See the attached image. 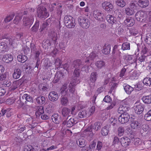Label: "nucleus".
Wrapping results in <instances>:
<instances>
[{
    "label": "nucleus",
    "mask_w": 151,
    "mask_h": 151,
    "mask_svg": "<svg viewBox=\"0 0 151 151\" xmlns=\"http://www.w3.org/2000/svg\"><path fill=\"white\" fill-rule=\"evenodd\" d=\"M111 46L110 45H105L103 47L102 52L105 55H108L110 53V52Z\"/></svg>",
    "instance_id": "obj_36"
},
{
    "label": "nucleus",
    "mask_w": 151,
    "mask_h": 151,
    "mask_svg": "<svg viewBox=\"0 0 151 151\" xmlns=\"http://www.w3.org/2000/svg\"><path fill=\"white\" fill-rule=\"evenodd\" d=\"M17 103L18 104L17 108L18 109L21 108L24 104V103L22 101L20 98L17 102Z\"/></svg>",
    "instance_id": "obj_59"
},
{
    "label": "nucleus",
    "mask_w": 151,
    "mask_h": 151,
    "mask_svg": "<svg viewBox=\"0 0 151 151\" xmlns=\"http://www.w3.org/2000/svg\"><path fill=\"white\" fill-rule=\"evenodd\" d=\"M13 56L10 54H7L4 56L3 61L6 63L12 61L13 60Z\"/></svg>",
    "instance_id": "obj_26"
},
{
    "label": "nucleus",
    "mask_w": 151,
    "mask_h": 151,
    "mask_svg": "<svg viewBox=\"0 0 151 151\" xmlns=\"http://www.w3.org/2000/svg\"><path fill=\"white\" fill-rule=\"evenodd\" d=\"M147 15L142 11H138L135 14L136 19L141 22H144L146 19Z\"/></svg>",
    "instance_id": "obj_8"
},
{
    "label": "nucleus",
    "mask_w": 151,
    "mask_h": 151,
    "mask_svg": "<svg viewBox=\"0 0 151 151\" xmlns=\"http://www.w3.org/2000/svg\"><path fill=\"white\" fill-rule=\"evenodd\" d=\"M51 22V20L49 18L47 19L46 21L44 22L42 24V25L40 26L39 29L40 32H42L44 29H47V27Z\"/></svg>",
    "instance_id": "obj_23"
},
{
    "label": "nucleus",
    "mask_w": 151,
    "mask_h": 151,
    "mask_svg": "<svg viewBox=\"0 0 151 151\" xmlns=\"http://www.w3.org/2000/svg\"><path fill=\"white\" fill-rule=\"evenodd\" d=\"M71 65L70 69H81L83 67L84 63L81 60L76 59L71 63Z\"/></svg>",
    "instance_id": "obj_7"
},
{
    "label": "nucleus",
    "mask_w": 151,
    "mask_h": 151,
    "mask_svg": "<svg viewBox=\"0 0 151 151\" xmlns=\"http://www.w3.org/2000/svg\"><path fill=\"white\" fill-rule=\"evenodd\" d=\"M49 14L46 8L44 6H38L37 8V15L41 19L45 18L48 16Z\"/></svg>",
    "instance_id": "obj_3"
},
{
    "label": "nucleus",
    "mask_w": 151,
    "mask_h": 151,
    "mask_svg": "<svg viewBox=\"0 0 151 151\" xmlns=\"http://www.w3.org/2000/svg\"><path fill=\"white\" fill-rule=\"evenodd\" d=\"M124 132V129L123 127H120L118 128V134L119 136H121L123 135Z\"/></svg>",
    "instance_id": "obj_57"
},
{
    "label": "nucleus",
    "mask_w": 151,
    "mask_h": 151,
    "mask_svg": "<svg viewBox=\"0 0 151 151\" xmlns=\"http://www.w3.org/2000/svg\"><path fill=\"white\" fill-rule=\"evenodd\" d=\"M35 100H36V102L38 104L40 105L44 104L45 101V97L42 96L37 97Z\"/></svg>",
    "instance_id": "obj_28"
},
{
    "label": "nucleus",
    "mask_w": 151,
    "mask_h": 151,
    "mask_svg": "<svg viewBox=\"0 0 151 151\" xmlns=\"http://www.w3.org/2000/svg\"><path fill=\"white\" fill-rule=\"evenodd\" d=\"M119 45H116L113 47L112 52L113 58L114 59H116L117 57H121V52L120 51Z\"/></svg>",
    "instance_id": "obj_11"
},
{
    "label": "nucleus",
    "mask_w": 151,
    "mask_h": 151,
    "mask_svg": "<svg viewBox=\"0 0 151 151\" xmlns=\"http://www.w3.org/2000/svg\"><path fill=\"white\" fill-rule=\"evenodd\" d=\"M64 22L65 26L69 28H74L76 24L74 19L70 15L65 17Z\"/></svg>",
    "instance_id": "obj_5"
},
{
    "label": "nucleus",
    "mask_w": 151,
    "mask_h": 151,
    "mask_svg": "<svg viewBox=\"0 0 151 151\" xmlns=\"http://www.w3.org/2000/svg\"><path fill=\"white\" fill-rule=\"evenodd\" d=\"M93 17L97 20L103 22L105 21V16L104 14L98 10H96L93 12Z\"/></svg>",
    "instance_id": "obj_9"
},
{
    "label": "nucleus",
    "mask_w": 151,
    "mask_h": 151,
    "mask_svg": "<svg viewBox=\"0 0 151 151\" xmlns=\"http://www.w3.org/2000/svg\"><path fill=\"white\" fill-rule=\"evenodd\" d=\"M30 15V16L29 15L28 16L24 17L22 19V26L28 29L30 27L34 20V15L31 13Z\"/></svg>",
    "instance_id": "obj_1"
},
{
    "label": "nucleus",
    "mask_w": 151,
    "mask_h": 151,
    "mask_svg": "<svg viewBox=\"0 0 151 151\" xmlns=\"http://www.w3.org/2000/svg\"><path fill=\"white\" fill-rule=\"evenodd\" d=\"M70 109L67 107L63 108L61 111L62 116L66 118L67 120L70 116Z\"/></svg>",
    "instance_id": "obj_17"
},
{
    "label": "nucleus",
    "mask_w": 151,
    "mask_h": 151,
    "mask_svg": "<svg viewBox=\"0 0 151 151\" xmlns=\"http://www.w3.org/2000/svg\"><path fill=\"white\" fill-rule=\"evenodd\" d=\"M149 57L147 55L142 54L138 58V60L139 61L142 62L144 61H147V58Z\"/></svg>",
    "instance_id": "obj_47"
},
{
    "label": "nucleus",
    "mask_w": 151,
    "mask_h": 151,
    "mask_svg": "<svg viewBox=\"0 0 151 151\" xmlns=\"http://www.w3.org/2000/svg\"><path fill=\"white\" fill-rule=\"evenodd\" d=\"M22 73V71L20 69L17 68L15 69L13 74V77L15 79H17L19 78Z\"/></svg>",
    "instance_id": "obj_24"
},
{
    "label": "nucleus",
    "mask_w": 151,
    "mask_h": 151,
    "mask_svg": "<svg viewBox=\"0 0 151 151\" xmlns=\"http://www.w3.org/2000/svg\"><path fill=\"white\" fill-rule=\"evenodd\" d=\"M150 130L149 126L146 124L142 125V128L140 130V132L142 136H145L147 134Z\"/></svg>",
    "instance_id": "obj_18"
},
{
    "label": "nucleus",
    "mask_w": 151,
    "mask_h": 151,
    "mask_svg": "<svg viewBox=\"0 0 151 151\" xmlns=\"http://www.w3.org/2000/svg\"><path fill=\"white\" fill-rule=\"evenodd\" d=\"M105 127H103L101 131V134L103 136H106L108 134L109 130L108 129H106Z\"/></svg>",
    "instance_id": "obj_62"
},
{
    "label": "nucleus",
    "mask_w": 151,
    "mask_h": 151,
    "mask_svg": "<svg viewBox=\"0 0 151 151\" xmlns=\"http://www.w3.org/2000/svg\"><path fill=\"white\" fill-rule=\"evenodd\" d=\"M138 6H139L138 4L136 2H132L130 4L131 9L134 10L135 12L138 9Z\"/></svg>",
    "instance_id": "obj_42"
},
{
    "label": "nucleus",
    "mask_w": 151,
    "mask_h": 151,
    "mask_svg": "<svg viewBox=\"0 0 151 151\" xmlns=\"http://www.w3.org/2000/svg\"><path fill=\"white\" fill-rule=\"evenodd\" d=\"M116 4L120 7H124L126 4V3L124 0H117L116 1Z\"/></svg>",
    "instance_id": "obj_52"
},
{
    "label": "nucleus",
    "mask_w": 151,
    "mask_h": 151,
    "mask_svg": "<svg viewBox=\"0 0 151 151\" xmlns=\"http://www.w3.org/2000/svg\"><path fill=\"white\" fill-rule=\"evenodd\" d=\"M124 86V88L125 92L128 94H130L133 91L134 88L128 85H125Z\"/></svg>",
    "instance_id": "obj_33"
},
{
    "label": "nucleus",
    "mask_w": 151,
    "mask_h": 151,
    "mask_svg": "<svg viewBox=\"0 0 151 151\" xmlns=\"http://www.w3.org/2000/svg\"><path fill=\"white\" fill-rule=\"evenodd\" d=\"M62 63V61L59 58H57L55 60V64L56 68L60 67Z\"/></svg>",
    "instance_id": "obj_55"
},
{
    "label": "nucleus",
    "mask_w": 151,
    "mask_h": 151,
    "mask_svg": "<svg viewBox=\"0 0 151 151\" xmlns=\"http://www.w3.org/2000/svg\"><path fill=\"white\" fill-rule=\"evenodd\" d=\"M112 145L116 149H118L121 146L120 140L117 136H115L113 139Z\"/></svg>",
    "instance_id": "obj_19"
},
{
    "label": "nucleus",
    "mask_w": 151,
    "mask_h": 151,
    "mask_svg": "<svg viewBox=\"0 0 151 151\" xmlns=\"http://www.w3.org/2000/svg\"><path fill=\"white\" fill-rule=\"evenodd\" d=\"M39 88L40 90L43 91H47L48 88L46 85L43 83H41L39 85Z\"/></svg>",
    "instance_id": "obj_56"
},
{
    "label": "nucleus",
    "mask_w": 151,
    "mask_h": 151,
    "mask_svg": "<svg viewBox=\"0 0 151 151\" xmlns=\"http://www.w3.org/2000/svg\"><path fill=\"white\" fill-rule=\"evenodd\" d=\"M81 69L75 68L73 73L71 84L73 85H76L80 82V76Z\"/></svg>",
    "instance_id": "obj_2"
},
{
    "label": "nucleus",
    "mask_w": 151,
    "mask_h": 151,
    "mask_svg": "<svg viewBox=\"0 0 151 151\" xmlns=\"http://www.w3.org/2000/svg\"><path fill=\"white\" fill-rule=\"evenodd\" d=\"M26 101L24 102V103L25 104H27V102H29L31 103L32 104L34 102L33 98L31 96L28 94L27 95V97H26Z\"/></svg>",
    "instance_id": "obj_49"
},
{
    "label": "nucleus",
    "mask_w": 151,
    "mask_h": 151,
    "mask_svg": "<svg viewBox=\"0 0 151 151\" xmlns=\"http://www.w3.org/2000/svg\"><path fill=\"white\" fill-rule=\"evenodd\" d=\"M76 86V85H73L71 84V82H70V83L69 85V92H68V93L69 92H70L72 94H73L74 93L75 90L74 86Z\"/></svg>",
    "instance_id": "obj_60"
},
{
    "label": "nucleus",
    "mask_w": 151,
    "mask_h": 151,
    "mask_svg": "<svg viewBox=\"0 0 151 151\" xmlns=\"http://www.w3.org/2000/svg\"><path fill=\"white\" fill-rule=\"evenodd\" d=\"M143 82L146 86H150L151 85V78H146L143 79Z\"/></svg>",
    "instance_id": "obj_46"
},
{
    "label": "nucleus",
    "mask_w": 151,
    "mask_h": 151,
    "mask_svg": "<svg viewBox=\"0 0 151 151\" xmlns=\"http://www.w3.org/2000/svg\"><path fill=\"white\" fill-rule=\"evenodd\" d=\"M144 40L147 44L151 45V33H148L146 35Z\"/></svg>",
    "instance_id": "obj_40"
},
{
    "label": "nucleus",
    "mask_w": 151,
    "mask_h": 151,
    "mask_svg": "<svg viewBox=\"0 0 151 151\" xmlns=\"http://www.w3.org/2000/svg\"><path fill=\"white\" fill-rule=\"evenodd\" d=\"M36 110L37 111L35 112V114L37 116L38 115L40 116L44 113L43 107L42 106H37Z\"/></svg>",
    "instance_id": "obj_38"
},
{
    "label": "nucleus",
    "mask_w": 151,
    "mask_h": 151,
    "mask_svg": "<svg viewBox=\"0 0 151 151\" xmlns=\"http://www.w3.org/2000/svg\"><path fill=\"white\" fill-rule=\"evenodd\" d=\"M141 99L143 102L146 104H148L151 103V95L143 96Z\"/></svg>",
    "instance_id": "obj_31"
},
{
    "label": "nucleus",
    "mask_w": 151,
    "mask_h": 151,
    "mask_svg": "<svg viewBox=\"0 0 151 151\" xmlns=\"http://www.w3.org/2000/svg\"><path fill=\"white\" fill-rule=\"evenodd\" d=\"M67 87L68 85L67 84H64L62 86L61 91V93L62 94V95H67V96L68 95H70V94H69V93H68Z\"/></svg>",
    "instance_id": "obj_25"
},
{
    "label": "nucleus",
    "mask_w": 151,
    "mask_h": 151,
    "mask_svg": "<svg viewBox=\"0 0 151 151\" xmlns=\"http://www.w3.org/2000/svg\"><path fill=\"white\" fill-rule=\"evenodd\" d=\"M100 125V123L99 122H96L92 126V128H91V129H94L95 131H97L99 129H100L101 127Z\"/></svg>",
    "instance_id": "obj_50"
},
{
    "label": "nucleus",
    "mask_w": 151,
    "mask_h": 151,
    "mask_svg": "<svg viewBox=\"0 0 151 151\" xmlns=\"http://www.w3.org/2000/svg\"><path fill=\"white\" fill-rule=\"evenodd\" d=\"M48 98L49 100L52 102H54L57 100L58 96L57 93L55 91H51L49 93L48 95Z\"/></svg>",
    "instance_id": "obj_16"
},
{
    "label": "nucleus",
    "mask_w": 151,
    "mask_h": 151,
    "mask_svg": "<svg viewBox=\"0 0 151 151\" xmlns=\"http://www.w3.org/2000/svg\"><path fill=\"white\" fill-rule=\"evenodd\" d=\"M7 46L5 43L2 42L0 43V52L6 51Z\"/></svg>",
    "instance_id": "obj_43"
},
{
    "label": "nucleus",
    "mask_w": 151,
    "mask_h": 151,
    "mask_svg": "<svg viewBox=\"0 0 151 151\" xmlns=\"http://www.w3.org/2000/svg\"><path fill=\"white\" fill-rule=\"evenodd\" d=\"M61 116L58 114H53L52 116V120L55 124H58L61 121Z\"/></svg>",
    "instance_id": "obj_20"
},
{
    "label": "nucleus",
    "mask_w": 151,
    "mask_h": 151,
    "mask_svg": "<svg viewBox=\"0 0 151 151\" xmlns=\"http://www.w3.org/2000/svg\"><path fill=\"white\" fill-rule=\"evenodd\" d=\"M105 64V63L104 61L102 60H98L95 63L96 66L99 69H101L104 67Z\"/></svg>",
    "instance_id": "obj_32"
},
{
    "label": "nucleus",
    "mask_w": 151,
    "mask_h": 151,
    "mask_svg": "<svg viewBox=\"0 0 151 151\" xmlns=\"http://www.w3.org/2000/svg\"><path fill=\"white\" fill-rule=\"evenodd\" d=\"M111 98L108 95L105 96L103 99V101L104 102L107 103H111Z\"/></svg>",
    "instance_id": "obj_63"
},
{
    "label": "nucleus",
    "mask_w": 151,
    "mask_h": 151,
    "mask_svg": "<svg viewBox=\"0 0 151 151\" xmlns=\"http://www.w3.org/2000/svg\"><path fill=\"white\" fill-rule=\"evenodd\" d=\"M55 76L60 80L64 78V74L62 71L60 70L56 72Z\"/></svg>",
    "instance_id": "obj_48"
},
{
    "label": "nucleus",
    "mask_w": 151,
    "mask_h": 151,
    "mask_svg": "<svg viewBox=\"0 0 151 151\" xmlns=\"http://www.w3.org/2000/svg\"><path fill=\"white\" fill-rule=\"evenodd\" d=\"M124 23L128 27H130L133 26L134 24V20L133 18L131 17H129L124 21Z\"/></svg>",
    "instance_id": "obj_21"
},
{
    "label": "nucleus",
    "mask_w": 151,
    "mask_h": 151,
    "mask_svg": "<svg viewBox=\"0 0 151 151\" xmlns=\"http://www.w3.org/2000/svg\"><path fill=\"white\" fill-rule=\"evenodd\" d=\"M78 22L80 25L83 28H88L90 24V21L88 19L82 17H79Z\"/></svg>",
    "instance_id": "obj_6"
},
{
    "label": "nucleus",
    "mask_w": 151,
    "mask_h": 151,
    "mask_svg": "<svg viewBox=\"0 0 151 151\" xmlns=\"http://www.w3.org/2000/svg\"><path fill=\"white\" fill-rule=\"evenodd\" d=\"M79 117L81 118H86L87 117V113L86 110L80 111L78 113Z\"/></svg>",
    "instance_id": "obj_45"
},
{
    "label": "nucleus",
    "mask_w": 151,
    "mask_h": 151,
    "mask_svg": "<svg viewBox=\"0 0 151 151\" xmlns=\"http://www.w3.org/2000/svg\"><path fill=\"white\" fill-rule=\"evenodd\" d=\"M139 6L142 8H145L149 4L148 0H139L138 1Z\"/></svg>",
    "instance_id": "obj_27"
},
{
    "label": "nucleus",
    "mask_w": 151,
    "mask_h": 151,
    "mask_svg": "<svg viewBox=\"0 0 151 151\" xmlns=\"http://www.w3.org/2000/svg\"><path fill=\"white\" fill-rule=\"evenodd\" d=\"M102 6L104 9L108 12H111L113 11L114 6L109 2L105 1L102 4Z\"/></svg>",
    "instance_id": "obj_14"
},
{
    "label": "nucleus",
    "mask_w": 151,
    "mask_h": 151,
    "mask_svg": "<svg viewBox=\"0 0 151 151\" xmlns=\"http://www.w3.org/2000/svg\"><path fill=\"white\" fill-rule=\"evenodd\" d=\"M22 19V17L20 15H17L15 17L13 21V23L15 24H17Z\"/></svg>",
    "instance_id": "obj_53"
},
{
    "label": "nucleus",
    "mask_w": 151,
    "mask_h": 151,
    "mask_svg": "<svg viewBox=\"0 0 151 151\" xmlns=\"http://www.w3.org/2000/svg\"><path fill=\"white\" fill-rule=\"evenodd\" d=\"M40 21L38 20L36 21L35 24L31 28V31L33 32H37L39 28Z\"/></svg>",
    "instance_id": "obj_37"
},
{
    "label": "nucleus",
    "mask_w": 151,
    "mask_h": 151,
    "mask_svg": "<svg viewBox=\"0 0 151 151\" xmlns=\"http://www.w3.org/2000/svg\"><path fill=\"white\" fill-rule=\"evenodd\" d=\"M120 143L121 145L126 147L130 144L131 140L130 139L127 137H123L120 139Z\"/></svg>",
    "instance_id": "obj_15"
},
{
    "label": "nucleus",
    "mask_w": 151,
    "mask_h": 151,
    "mask_svg": "<svg viewBox=\"0 0 151 151\" xmlns=\"http://www.w3.org/2000/svg\"><path fill=\"white\" fill-rule=\"evenodd\" d=\"M125 105H121L119 107L118 111H122L123 112H126L127 110L128 109L125 106Z\"/></svg>",
    "instance_id": "obj_61"
},
{
    "label": "nucleus",
    "mask_w": 151,
    "mask_h": 151,
    "mask_svg": "<svg viewBox=\"0 0 151 151\" xmlns=\"http://www.w3.org/2000/svg\"><path fill=\"white\" fill-rule=\"evenodd\" d=\"M76 142L77 144L78 142V145L81 147H83L86 145L85 140L83 137L79 138L78 140Z\"/></svg>",
    "instance_id": "obj_39"
},
{
    "label": "nucleus",
    "mask_w": 151,
    "mask_h": 151,
    "mask_svg": "<svg viewBox=\"0 0 151 151\" xmlns=\"http://www.w3.org/2000/svg\"><path fill=\"white\" fill-rule=\"evenodd\" d=\"M19 82L20 84L19 86H20V88L22 87L27 83V80L26 79H24L23 78H21L19 79Z\"/></svg>",
    "instance_id": "obj_58"
},
{
    "label": "nucleus",
    "mask_w": 151,
    "mask_h": 151,
    "mask_svg": "<svg viewBox=\"0 0 151 151\" xmlns=\"http://www.w3.org/2000/svg\"><path fill=\"white\" fill-rule=\"evenodd\" d=\"M65 95H62L60 98V103L62 105L67 106L68 103L69 101L67 98L65 96Z\"/></svg>",
    "instance_id": "obj_29"
},
{
    "label": "nucleus",
    "mask_w": 151,
    "mask_h": 151,
    "mask_svg": "<svg viewBox=\"0 0 151 151\" xmlns=\"http://www.w3.org/2000/svg\"><path fill=\"white\" fill-rule=\"evenodd\" d=\"M130 33L132 35L135 36L138 33V32L134 29H132L130 30Z\"/></svg>",
    "instance_id": "obj_64"
},
{
    "label": "nucleus",
    "mask_w": 151,
    "mask_h": 151,
    "mask_svg": "<svg viewBox=\"0 0 151 151\" xmlns=\"http://www.w3.org/2000/svg\"><path fill=\"white\" fill-rule=\"evenodd\" d=\"M144 118L147 121L151 120V109L144 116Z\"/></svg>",
    "instance_id": "obj_51"
},
{
    "label": "nucleus",
    "mask_w": 151,
    "mask_h": 151,
    "mask_svg": "<svg viewBox=\"0 0 151 151\" xmlns=\"http://www.w3.org/2000/svg\"><path fill=\"white\" fill-rule=\"evenodd\" d=\"M131 120L130 121L131 122L130 124L131 127L134 129H139L141 126V123L134 118L132 117Z\"/></svg>",
    "instance_id": "obj_12"
},
{
    "label": "nucleus",
    "mask_w": 151,
    "mask_h": 151,
    "mask_svg": "<svg viewBox=\"0 0 151 151\" xmlns=\"http://www.w3.org/2000/svg\"><path fill=\"white\" fill-rule=\"evenodd\" d=\"M17 60L19 62L23 63L27 60V57L25 55L22 54L19 55L17 57Z\"/></svg>",
    "instance_id": "obj_34"
},
{
    "label": "nucleus",
    "mask_w": 151,
    "mask_h": 151,
    "mask_svg": "<svg viewBox=\"0 0 151 151\" xmlns=\"http://www.w3.org/2000/svg\"><path fill=\"white\" fill-rule=\"evenodd\" d=\"M98 77V74L96 72H92L90 75V80L91 82L94 83L96 81Z\"/></svg>",
    "instance_id": "obj_35"
},
{
    "label": "nucleus",
    "mask_w": 151,
    "mask_h": 151,
    "mask_svg": "<svg viewBox=\"0 0 151 151\" xmlns=\"http://www.w3.org/2000/svg\"><path fill=\"white\" fill-rule=\"evenodd\" d=\"M132 117L127 112H124L119 116L118 117L119 122L122 124L128 123L132 119Z\"/></svg>",
    "instance_id": "obj_4"
},
{
    "label": "nucleus",
    "mask_w": 151,
    "mask_h": 151,
    "mask_svg": "<svg viewBox=\"0 0 151 151\" xmlns=\"http://www.w3.org/2000/svg\"><path fill=\"white\" fill-rule=\"evenodd\" d=\"M121 49L123 50H129L130 49V44L128 42L123 43L121 47Z\"/></svg>",
    "instance_id": "obj_41"
},
{
    "label": "nucleus",
    "mask_w": 151,
    "mask_h": 151,
    "mask_svg": "<svg viewBox=\"0 0 151 151\" xmlns=\"http://www.w3.org/2000/svg\"><path fill=\"white\" fill-rule=\"evenodd\" d=\"M77 123V121L76 119L71 118L68 121L66 118V119L63 121L62 124L63 126L66 125V126L67 127H71L76 124Z\"/></svg>",
    "instance_id": "obj_10"
},
{
    "label": "nucleus",
    "mask_w": 151,
    "mask_h": 151,
    "mask_svg": "<svg viewBox=\"0 0 151 151\" xmlns=\"http://www.w3.org/2000/svg\"><path fill=\"white\" fill-rule=\"evenodd\" d=\"M125 14L129 16H131L133 15L135 12L133 10L131 9L128 7L125 9Z\"/></svg>",
    "instance_id": "obj_44"
},
{
    "label": "nucleus",
    "mask_w": 151,
    "mask_h": 151,
    "mask_svg": "<svg viewBox=\"0 0 151 151\" xmlns=\"http://www.w3.org/2000/svg\"><path fill=\"white\" fill-rule=\"evenodd\" d=\"M97 56L96 52V51H93L91 52L88 56V59L86 61V62H88L90 61H92L94 60V59Z\"/></svg>",
    "instance_id": "obj_30"
},
{
    "label": "nucleus",
    "mask_w": 151,
    "mask_h": 151,
    "mask_svg": "<svg viewBox=\"0 0 151 151\" xmlns=\"http://www.w3.org/2000/svg\"><path fill=\"white\" fill-rule=\"evenodd\" d=\"M134 108L135 112L138 114H141L144 110L143 105L140 102H136Z\"/></svg>",
    "instance_id": "obj_13"
},
{
    "label": "nucleus",
    "mask_w": 151,
    "mask_h": 151,
    "mask_svg": "<svg viewBox=\"0 0 151 151\" xmlns=\"http://www.w3.org/2000/svg\"><path fill=\"white\" fill-rule=\"evenodd\" d=\"M14 16V13L12 14L7 17L4 19V21L6 23L9 22L13 19Z\"/></svg>",
    "instance_id": "obj_54"
},
{
    "label": "nucleus",
    "mask_w": 151,
    "mask_h": 151,
    "mask_svg": "<svg viewBox=\"0 0 151 151\" xmlns=\"http://www.w3.org/2000/svg\"><path fill=\"white\" fill-rule=\"evenodd\" d=\"M106 18L107 21L112 25L114 24H116L117 23L116 18L111 15H108L106 17Z\"/></svg>",
    "instance_id": "obj_22"
}]
</instances>
